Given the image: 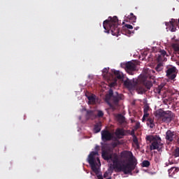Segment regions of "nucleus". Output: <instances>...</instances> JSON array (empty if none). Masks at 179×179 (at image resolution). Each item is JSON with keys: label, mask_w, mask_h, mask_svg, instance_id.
Returning a JSON list of instances; mask_svg holds the SVG:
<instances>
[{"label": "nucleus", "mask_w": 179, "mask_h": 179, "mask_svg": "<svg viewBox=\"0 0 179 179\" xmlns=\"http://www.w3.org/2000/svg\"><path fill=\"white\" fill-rule=\"evenodd\" d=\"M102 158L106 162L110 161L113 162L108 169L110 173L115 170L117 172L122 171L124 174H131L138 164V161L134 156L129 158V163L124 164H122V159H120L117 153H113L108 150L102 151Z\"/></svg>", "instance_id": "nucleus-1"}, {"label": "nucleus", "mask_w": 179, "mask_h": 179, "mask_svg": "<svg viewBox=\"0 0 179 179\" xmlns=\"http://www.w3.org/2000/svg\"><path fill=\"white\" fill-rule=\"evenodd\" d=\"M154 73L155 70L148 69L145 74H141L138 77V79H127L124 82V85L127 89H136V90L143 93L145 92L144 87L149 90L153 86V83L150 81V79H154Z\"/></svg>", "instance_id": "nucleus-2"}, {"label": "nucleus", "mask_w": 179, "mask_h": 179, "mask_svg": "<svg viewBox=\"0 0 179 179\" xmlns=\"http://www.w3.org/2000/svg\"><path fill=\"white\" fill-rule=\"evenodd\" d=\"M120 24V21H118V17L117 16L108 17V20H106L103 23V27L106 33H111L113 36H116L118 37L120 36V28L118 25Z\"/></svg>", "instance_id": "nucleus-3"}, {"label": "nucleus", "mask_w": 179, "mask_h": 179, "mask_svg": "<svg viewBox=\"0 0 179 179\" xmlns=\"http://www.w3.org/2000/svg\"><path fill=\"white\" fill-rule=\"evenodd\" d=\"M122 97H124L123 94H118L117 92L114 93L113 90L110 89L108 93L106 94L105 100L112 110H115L116 107H118L120 100H122Z\"/></svg>", "instance_id": "nucleus-4"}, {"label": "nucleus", "mask_w": 179, "mask_h": 179, "mask_svg": "<svg viewBox=\"0 0 179 179\" xmlns=\"http://www.w3.org/2000/svg\"><path fill=\"white\" fill-rule=\"evenodd\" d=\"M99 152L92 151L88 155V163L91 166V169L94 173L97 176L98 179H103V176L99 174V169H97V162H96V157Z\"/></svg>", "instance_id": "nucleus-5"}, {"label": "nucleus", "mask_w": 179, "mask_h": 179, "mask_svg": "<svg viewBox=\"0 0 179 179\" xmlns=\"http://www.w3.org/2000/svg\"><path fill=\"white\" fill-rule=\"evenodd\" d=\"M145 139L147 142L151 143L150 150H157L162 145V138L159 136L148 135L146 136Z\"/></svg>", "instance_id": "nucleus-6"}, {"label": "nucleus", "mask_w": 179, "mask_h": 179, "mask_svg": "<svg viewBox=\"0 0 179 179\" xmlns=\"http://www.w3.org/2000/svg\"><path fill=\"white\" fill-rule=\"evenodd\" d=\"M156 117L162 118L163 122H171L174 115L173 114V112L170 110L164 111L163 110H159L156 112Z\"/></svg>", "instance_id": "nucleus-7"}, {"label": "nucleus", "mask_w": 179, "mask_h": 179, "mask_svg": "<svg viewBox=\"0 0 179 179\" xmlns=\"http://www.w3.org/2000/svg\"><path fill=\"white\" fill-rule=\"evenodd\" d=\"M121 66L125 69V71L129 75H134V72L136 71V65L132 62L121 64Z\"/></svg>", "instance_id": "nucleus-8"}, {"label": "nucleus", "mask_w": 179, "mask_h": 179, "mask_svg": "<svg viewBox=\"0 0 179 179\" xmlns=\"http://www.w3.org/2000/svg\"><path fill=\"white\" fill-rule=\"evenodd\" d=\"M178 73V70H177V68L173 66L167 67V69L166 71V77L168 79H170L171 80H174V79L177 78Z\"/></svg>", "instance_id": "nucleus-9"}, {"label": "nucleus", "mask_w": 179, "mask_h": 179, "mask_svg": "<svg viewBox=\"0 0 179 179\" xmlns=\"http://www.w3.org/2000/svg\"><path fill=\"white\" fill-rule=\"evenodd\" d=\"M103 142H108L114 138V134L107 129H103L101 132Z\"/></svg>", "instance_id": "nucleus-10"}, {"label": "nucleus", "mask_w": 179, "mask_h": 179, "mask_svg": "<svg viewBox=\"0 0 179 179\" xmlns=\"http://www.w3.org/2000/svg\"><path fill=\"white\" fill-rule=\"evenodd\" d=\"M165 24L167 27H169L171 31L174 32L176 30H177V28L176 26H177L178 22L177 20L171 19L170 22H165Z\"/></svg>", "instance_id": "nucleus-11"}, {"label": "nucleus", "mask_w": 179, "mask_h": 179, "mask_svg": "<svg viewBox=\"0 0 179 179\" xmlns=\"http://www.w3.org/2000/svg\"><path fill=\"white\" fill-rule=\"evenodd\" d=\"M174 138H176V132L171 131V130H168L166 132L165 139L166 140V142H173Z\"/></svg>", "instance_id": "nucleus-12"}, {"label": "nucleus", "mask_w": 179, "mask_h": 179, "mask_svg": "<svg viewBox=\"0 0 179 179\" xmlns=\"http://www.w3.org/2000/svg\"><path fill=\"white\" fill-rule=\"evenodd\" d=\"M149 110H150V106H149V104H145L143 106V116L142 118L143 122H145V121H146V118L149 117Z\"/></svg>", "instance_id": "nucleus-13"}, {"label": "nucleus", "mask_w": 179, "mask_h": 179, "mask_svg": "<svg viewBox=\"0 0 179 179\" xmlns=\"http://www.w3.org/2000/svg\"><path fill=\"white\" fill-rule=\"evenodd\" d=\"M175 55H179V41H176L171 44Z\"/></svg>", "instance_id": "nucleus-14"}, {"label": "nucleus", "mask_w": 179, "mask_h": 179, "mask_svg": "<svg viewBox=\"0 0 179 179\" xmlns=\"http://www.w3.org/2000/svg\"><path fill=\"white\" fill-rule=\"evenodd\" d=\"M101 131V122H97L94 126V134H99Z\"/></svg>", "instance_id": "nucleus-15"}, {"label": "nucleus", "mask_w": 179, "mask_h": 179, "mask_svg": "<svg viewBox=\"0 0 179 179\" xmlns=\"http://www.w3.org/2000/svg\"><path fill=\"white\" fill-rule=\"evenodd\" d=\"M115 135L117 138H120V136H124L125 135V131L124 129L117 128L115 131Z\"/></svg>", "instance_id": "nucleus-16"}, {"label": "nucleus", "mask_w": 179, "mask_h": 179, "mask_svg": "<svg viewBox=\"0 0 179 179\" xmlns=\"http://www.w3.org/2000/svg\"><path fill=\"white\" fill-rule=\"evenodd\" d=\"M113 73H114L115 76L117 79H122L124 78V74L122 72L117 70H112Z\"/></svg>", "instance_id": "nucleus-17"}, {"label": "nucleus", "mask_w": 179, "mask_h": 179, "mask_svg": "<svg viewBox=\"0 0 179 179\" xmlns=\"http://www.w3.org/2000/svg\"><path fill=\"white\" fill-rule=\"evenodd\" d=\"M155 120L152 117H149L147 120V125H150V128H155Z\"/></svg>", "instance_id": "nucleus-18"}, {"label": "nucleus", "mask_w": 179, "mask_h": 179, "mask_svg": "<svg viewBox=\"0 0 179 179\" xmlns=\"http://www.w3.org/2000/svg\"><path fill=\"white\" fill-rule=\"evenodd\" d=\"M117 119L119 123L124 124L125 122V117L122 115V114H119L117 116Z\"/></svg>", "instance_id": "nucleus-19"}, {"label": "nucleus", "mask_w": 179, "mask_h": 179, "mask_svg": "<svg viewBox=\"0 0 179 179\" xmlns=\"http://www.w3.org/2000/svg\"><path fill=\"white\" fill-rule=\"evenodd\" d=\"M87 99L91 104H96V96L95 95L89 96L87 97Z\"/></svg>", "instance_id": "nucleus-20"}, {"label": "nucleus", "mask_w": 179, "mask_h": 179, "mask_svg": "<svg viewBox=\"0 0 179 179\" xmlns=\"http://www.w3.org/2000/svg\"><path fill=\"white\" fill-rule=\"evenodd\" d=\"M127 19H129V20H131V22H133L134 23L136 22V16H135V15H134V13H132L127 16Z\"/></svg>", "instance_id": "nucleus-21"}, {"label": "nucleus", "mask_w": 179, "mask_h": 179, "mask_svg": "<svg viewBox=\"0 0 179 179\" xmlns=\"http://www.w3.org/2000/svg\"><path fill=\"white\" fill-rule=\"evenodd\" d=\"M133 142L136 145L137 149H139V141H138V137L136 136H133Z\"/></svg>", "instance_id": "nucleus-22"}, {"label": "nucleus", "mask_w": 179, "mask_h": 179, "mask_svg": "<svg viewBox=\"0 0 179 179\" xmlns=\"http://www.w3.org/2000/svg\"><path fill=\"white\" fill-rule=\"evenodd\" d=\"M93 115H94V113H93V111H92V110L87 111V114H86L87 120H90V118H92V117H93Z\"/></svg>", "instance_id": "nucleus-23"}, {"label": "nucleus", "mask_w": 179, "mask_h": 179, "mask_svg": "<svg viewBox=\"0 0 179 179\" xmlns=\"http://www.w3.org/2000/svg\"><path fill=\"white\" fill-rule=\"evenodd\" d=\"M171 171H173V174H174L175 173H178L179 169L176 167H172L170 169H169V174L171 173Z\"/></svg>", "instance_id": "nucleus-24"}, {"label": "nucleus", "mask_w": 179, "mask_h": 179, "mask_svg": "<svg viewBox=\"0 0 179 179\" xmlns=\"http://www.w3.org/2000/svg\"><path fill=\"white\" fill-rule=\"evenodd\" d=\"M157 61L158 62H163L164 61H167V59L165 58V56L159 55L157 57Z\"/></svg>", "instance_id": "nucleus-25"}, {"label": "nucleus", "mask_w": 179, "mask_h": 179, "mask_svg": "<svg viewBox=\"0 0 179 179\" xmlns=\"http://www.w3.org/2000/svg\"><path fill=\"white\" fill-rule=\"evenodd\" d=\"M162 66L160 63L158 64L155 67V71H157V72H162V71L163 70V68Z\"/></svg>", "instance_id": "nucleus-26"}, {"label": "nucleus", "mask_w": 179, "mask_h": 179, "mask_svg": "<svg viewBox=\"0 0 179 179\" xmlns=\"http://www.w3.org/2000/svg\"><path fill=\"white\" fill-rule=\"evenodd\" d=\"M150 166V162L148 160H145L142 163L143 167H149Z\"/></svg>", "instance_id": "nucleus-27"}, {"label": "nucleus", "mask_w": 179, "mask_h": 179, "mask_svg": "<svg viewBox=\"0 0 179 179\" xmlns=\"http://www.w3.org/2000/svg\"><path fill=\"white\" fill-rule=\"evenodd\" d=\"M159 52H160L159 55H161L162 57H169V55H167V52H166V50H164L159 51Z\"/></svg>", "instance_id": "nucleus-28"}, {"label": "nucleus", "mask_w": 179, "mask_h": 179, "mask_svg": "<svg viewBox=\"0 0 179 179\" xmlns=\"http://www.w3.org/2000/svg\"><path fill=\"white\" fill-rule=\"evenodd\" d=\"M173 156H174L175 157H179V148H177L175 150V151H174V152H173Z\"/></svg>", "instance_id": "nucleus-29"}, {"label": "nucleus", "mask_w": 179, "mask_h": 179, "mask_svg": "<svg viewBox=\"0 0 179 179\" xmlns=\"http://www.w3.org/2000/svg\"><path fill=\"white\" fill-rule=\"evenodd\" d=\"M97 117L99 118L104 117V113L102 110H98Z\"/></svg>", "instance_id": "nucleus-30"}, {"label": "nucleus", "mask_w": 179, "mask_h": 179, "mask_svg": "<svg viewBox=\"0 0 179 179\" xmlns=\"http://www.w3.org/2000/svg\"><path fill=\"white\" fill-rule=\"evenodd\" d=\"M108 69H110V68H104L103 69L102 73H103V76H106V75L108 73Z\"/></svg>", "instance_id": "nucleus-31"}, {"label": "nucleus", "mask_w": 179, "mask_h": 179, "mask_svg": "<svg viewBox=\"0 0 179 179\" xmlns=\"http://www.w3.org/2000/svg\"><path fill=\"white\" fill-rule=\"evenodd\" d=\"M125 27H127V29H134V27H132V25L129 24H126Z\"/></svg>", "instance_id": "nucleus-32"}, {"label": "nucleus", "mask_w": 179, "mask_h": 179, "mask_svg": "<svg viewBox=\"0 0 179 179\" xmlns=\"http://www.w3.org/2000/svg\"><path fill=\"white\" fill-rule=\"evenodd\" d=\"M127 151L121 152V155L122 156V157H127Z\"/></svg>", "instance_id": "nucleus-33"}, {"label": "nucleus", "mask_w": 179, "mask_h": 179, "mask_svg": "<svg viewBox=\"0 0 179 179\" xmlns=\"http://www.w3.org/2000/svg\"><path fill=\"white\" fill-rule=\"evenodd\" d=\"M108 176V172H105L104 174H103V178H107Z\"/></svg>", "instance_id": "nucleus-34"}, {"label": "nucleus", "mask_w": 179, "mask_h": 179, "mask_svg": "<svg viewBox=\"0 0 179 179\" xmlns=\"http://www.w3.org/2000/svg\"><path fill=\"white\" fill-rule=\"evenodd\" d=\"M96 162L99 163V164H101L100 158L96 157Z\"/></svg>", "instance_id": "nucleus-35"}, {"label": "nucleus", "mask_w": 179, "mask_h": 179, "mask_svg": "<svg viewBox=\"0 0 179 179\" xmlns=\"http://www.w3.org/2000/svg\"><path fill=\"white\" fill-rule=\"evenodd\" d=\"M95 149L96 150L99 149V146H96Z\"/></svg>", "instance_id": "nucleus-36"}, {"label": "nucleus", "mask_w": 179, "mask_h": 179, "mask_svg": "<svg viewBox=\"0 0 179 179\" xmlns=\"http://www.w3.org/2000/svg\"><path fill=\"white\" fill-rule=\"evenodd\" d=\"M107 179H111V177L108 178Z\"/></svg>", "instance_id": "nucleus-37"}, {"label": "nucleus", "mask_w": 179, "mask_h": 179, "mask_svg": "<svg viewBox=\"0 0 179 179\" xmlns=\"http://www.w3.org/2000/svg\"><path fill=\"white\" fill-rule=\"evenodd\" d=\"M158 93H160V90H159Z\"/></svg>", "instance_id": "nucleus-38"}, {"label": "nucleus", "mask_w": 179, "mask_h": 179, "mask_svg": "<svg viewBox=\"0 0 179 179\" xmlns=\"http://www.w3.org/2000/svg\"><path fill=\"white\" fill-rule=\"evenodd\" d=\"M113 84H111V86H113Z\"/></svg>", "instance_id": "nucleus-39"}, {"label": "nucleus", "mask_w": 179, "mask_h": 179, "mask_svg": "<svg viewBox=\"0 0 179 179\" xmlns=\"http://www.w3.org/2000/svg\"><path fill=\"white\" fill-rule=\"evenodd\" d=\"M178 65H179V62H178Z\"/></svg>", "instance_id": "nucleus-40"}, {"label": "nucleus", "mask_w": 179, "mask_h": 179, "mask_svg": "<svg viewBox=\"0 0 179 179\" xmlns=\"http://www.w3.org/2000/svg\"><path fill=\"white\" fill-rule=\"evenodd\" d=\"M178 58H179V56H178Z\"/></svg>", "instance_id": "nucleus-41"}]
</instances>
